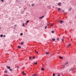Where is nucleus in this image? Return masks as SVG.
Listing matches in <instances>:
<instances>
[{"label": "nucleus", "mask_w": 76, "mask_h": 76, "mask_svg": "<svg viewBox=\"0 0 76 76\" xmlns=\"http://www.w3.org/2000/svg\"><path fill=\"white\" fill-rule=\"evenodd\" d=\"M67 64H68V62H67Z\"/></svg>", "instance_id": "48"}, {"label": "nucleus", "mask_w": 76, "mask_h": 76, "mask_svg": "<svg viewBox=\"0 0 76 76\" xmlns=\"http://www.w3.org/2000/svg\"><path fill=\"white\" fill-rule=\"evenodd\" d=\"M35 52H36L37 50H35Z\"/></svg>", "instance_id": "46"}, {"label": "nucleus", "mask_w": 76, "mask_h": 76, "mask_svg": "<svg viewBox=\"0 0 76 76\" xmlns=\"http://www.w3.org/2000/svg\"><path fill=\"white\" fill-rule=\"evenodd\" d=\"M59 22L61 24H62V23H63V22H64V21H63L61 20L60 21H59Z\"/></svg>", "instance_id": "1"}, {"label": "nucleus", "mask_w": 76, "mask_h": 76, "mask_svg": "<svg viewBox=\"0 0 76 76\" xmlns=\"http://www.w3.org/2000/svg\"><path fill=\"white\" fill-rule=\"evenodd\" d=\"M31 6H35V4H31Z\"/></svg>", "instance_id": "11"}, {"label": "nucleus", "mask_w": 76, "mask_h": 76, "mask_svg": "<svg viewBox=\"0 0 76 76\" xmlns=\"http://www.w3.org/2000/svg\"><path fill=\"white\" fill-rule=\"evenodd\" d=\"M20 35H21V36L23 35V33H20Z\"/></svg>", "instance_id": "19"}, {"label": "nucleus", "mask_w": 76, "mask_h": 76, "mask_svg": "<svg viewBox=\"0 0 76 76\" xmlns=\"http://www.w3.org/2000/svg\"><path fill=\"white\" fill-rule=\"evenodd\" d=\"M1 1H2V2H3V1H4V0H1Z\"/></svg>", "instance_id": "38"}, {"label": "nucleus", "mask_w": 76, "mask_h": 76, "mask_svg": "<svg viewBox=\"0 0 76 76\" xmlns=\"http://www.w3.org/2000/svg\"><path fill=\"white\" fill-rule=\"evenodd\" d=\"M18 48H21V47H20V46H18Z\"/></svg>", "instance_id": "10"}, {"label": "nucleus", "mask_w": 76, "mask_h": 76, "mask_svg": "<svg viewBox=\"0 0 76 76\" xmlns=\"http://www.w3.org/2000/svg\"><path fill=\"white\" fill-rule=\"evenodd\" d=\"M23 75H26V73H24L23 74Z\"/></svg>", "instance_id": "29"}, {"label": "nucleus", "mask_w": 76, "mask_h": 76, "mask_svg": "<svg viewBox=\"0 0 76 76\" xmlns=\"http://www.w3.org/2000/svg\"><path fill=\"white\" fill-rule=\"evenodd\" d=\"M63 66H64L62 68H64L65 67V66L63 65Z\"/></svg>", "instance_id": "34"}, {"label": "nucleus", "mask_w": 76, "mask_h": 76, "mask_svg": "<svg viewBox=\"0 0 76 76\" xmlns=\"http://www.w3.org/2000/svg\"><path fill=\"white\" fill-rule=\"evenodd\" d=\"M72 10V8H70L69 9V11H70Z\"/></svg>", "instance_id": "18"}, {"label": "nucleus", "mask_w": 76, "mask_h": 76, "mask_svg": "<svg viewBox=\"0 0 76 76\" xmlns=\"http://www.w3.org/2000/svg\"><path fill=\"white\" fill-rule=\"evenodd\" d=\"M53 25H54V24H52V25H51V26H53Z\"/></svg>", "instance_id": "35"}, {"label": "nucleus", "mask_w": 76, "mask_h": 76, "mask_svg": "<svg viewBox=\"0 0 76 76\" xmlns=\"http://www.w3.org/2000/svg\"><path fill=\"white\" fill-rule=\"evenodd\" d=\"M18 69H19V66H18L17 67Z\"/></svg>", "instance_id": "41"}, {"label": "nucleus", "mask_w": 76, "mask_h": 76, "mask_svg": "<svg viewBox=\"0 0 76 76\" xmlns=\"http://www.w3.org/2000/svg\"><path fill=\"white\" fill-rule=\"evenodd\" d=\"M4 73H7V71H5Z\"/></svg>", "instance_id": "16"}, {"label": "nucleus", "mask_w": 76, "mask_h": 76, "mask_svg": "<svg viewBox=\"0 0 76 76\" xmlns=\"http://www.w3.org/2000/svg\"><path fill=\"white\" fill-rule=\"evenodd\" d=\"M73 70H74V68H71L70 69L69 71H73Z\"/></svg>", "instance_id": "2"}, {"label": "nucleus", "mask_w": 76, "mask_h": 76, "mask_svg": "<svg viewBox=\"0 0 76 76\" xmlns=\"http://www.w3.org/2000/svg\"><path fill=\"white\" fill-rule=\"evenodd\" d=\"M1 37H3V34H1L0 36Z\"/></svg>", "instance_id": "17"}, {"label": "nucleus", "mask_w": 76, "mask_h": 76, "mask_svg": "<svg viewBox=\"0 0 76 76\" xmlns=\"http://www.w3.org/2000/svg\"><path fill=\"white\" fill-rule=\"evenodd\" d=\"M24 73V71L23 72V74Z\"/></svg>", "instance_id": "42"}, {"label": "nucleus", "mask_w": 76, "mask_h": 76, "mask_svg": "<svg viewBox=\"0 0 76 76\" xmlns=\"http://www.w3.org/2000/svg\"><path fill=\"white\" fill-rule=\"evenodd\" d=\"M44 15H43L41 17H39V19H42V18H44Z\"/></svg>", "instance_id": "4"}, {"label": "nucleus", "mask_w": 76, "mask_h": 76, "mask_svg": "<svg viewBox=\"0 0 76 76\" xmlns=\"http://www.w3.org/2000/svg\"><path fill=\"white\" fill-rule=\"evenodd\" d=\"M7 69H10V66H7Z\"/></svg>", "instance_id": "5"}, {"label": "nucleus", "mask_w": 76, "mask_h": 76, "mask_svg": "<svg viewBox=\"0 0 76 76\" xmlns=\"http://www.w3.org/2000/svg\"><path fill=\"white\" fill-rule=\"evenodd\" d=\"M8 16H7V18H8Z\"/></svg>", "instance_id": "50"}, {"label": "nucleus", "mask_w": 76, "mask_h": 76, "mask_svg": "<svg viewBox=\"0 0 76 76\" xmlns=\"http://www.w3.org/2000/svg\"><path fill=\"white\" fill-rule=\"evenodd\" d=\"M10 71H12V69H10Z\"/></svg>", "instance_id": "25"}, {"label": "nucleus", "mask_w": 76, "mask_h": 76, "mask_svg": "<svg viewBox=\"0 0 76 76\" xmlns=\"http://www.w3.org/2000/svg\"><path fill=\"white\" fill-rule=\"evenodd\" d=\"M62 39V41H64V39Z\"/></svg>", "instance_id": "30"}, {"label": "nucleus", "mask_w": 76, "mask_h": 76, "mask_svg": "<svg viewBox=\"0 0 76 76\" xmlns=\"http://www.w3.org/2000/svg\"><path fill=\"white\" fill-rule=\"evenodd\" d=\"M62 10V9H61L60 8H58V10Z\"/></svg>", "instance_id": "7"}, {"label": "nucleus", "mask_w": 76, "mask_h": 76, "mask_svg": "<svg viewBox=\"0 0 76 76\" xmlns=\"http://www.w3.org/2000/svg\"><path fill=\"white\" fill-rule=\"evenodd\" d=\"M29 59L30 60H31V56H30L29 57Z\"/></svg>", "instance_id": "22"}, {"label": "nucleus", "mask_w": 76, "mask_h": 76, "mask_svg": "<svg viewBox=\"0 0 76 76\" xmlns=\"http://www.w3.org/2000/svg\"><path fill=\"white\" fill-rule=\"evenodd\" d=\"M48 23H49V22H48Z\"/></svg>", "instance_id": "52"}, {"label": "nucleus", "mask_w": 76, "mask_h": 76, "mask_svg": "<svg viewBox=\"0 0 76 76\" xmlns=\"http://www.w3.org/2000/svg\"><path fill=\"white\" fill-rule=\"evenodd\" d=\"M67 65V62H66L65 64V65Z\"/></svg>", "instance_id": "36"}, {"label": "nucleus", "mask_w": 76, "mask_h": 76, "mask_svg": "<svg viewBox=\"0 0 76 76\" xmlns=\"http://www.w3.org/2000/svg\"><path fill=\"white\" fill-rule=\"evenodd\" d=\"M64 11L63 10H62V12H63V13H64Z\"/></svg>", "instance_id": "31"}, {"label": "nucleus", "mask_w": 76, "mask_h": 76, "mask_svg": "<svg viewBox=\"0 0 76 76\" xmlns=\"http://www.w3.org/2000/svg\"><path fill=\"white\" fill-rule=\"evenodd\" d=\"M23 26H25V23H23Z\"/></svg>", "instance_id": "28"}, {"label": "nucleus", "mask_w": 76, "mask_h": 76, "mask_svg": "<svg viewBox=\"0 0 76 76\" xmlns=\"http://www.w3.org/2000/svg\"><path fill=\"white\" fill-rule=\"evenodd\" d=\"M53 76H55V74L54 73L53 74Z\"/></svg>", "instance_id": "27"}, {"label": "nucleus", "mask_w": 76, "mask_h": 76, "mask_svg": "<svg viewBox=\"0 0 76 76\" xmlns=\"http://www.w3.org/2000/svg\"><path fill=\"white\" fill-rule=\"evenodd\" d=\"M1 27L0 28V29H1Z\"/></svg>", "instance_id": "47"}, {"label": "nucleus", "mask_w": 76, "mask_h": 76, "mask_svg": "<svg viewBox=\"0 0 76 76\" xmlns=\"http://www.w3.org/2000/svg\"><path fill=\"white\" fill-rule=\"evenodd\" d=\"M71 44H69L67 46V47H69V46H70Z\"/></svg>", "instance_id": "9"}, {"label": "nucleus", "mask_w": 76, "mask_h": 76, "mask_svg": "<svg viewBox=\"0 0 76 76\" xmlns=\"http://www.w3.org/2000/svg\"><path fill=\"white\" fill-rule=\"evenodd\" d=\"M57 76H60V74H58L57 75Z\"/></svg>", "instance_id": "37"}, {"label": "nucleus", "mask_w": 76, "mask_h": 76, "mask_svg": "<svg viewBox=\"0 0 76 76\" xmlns=\"http://www.w3.org/2000/svg\"><path fill=\"white\" fill-rule=\"evenodd\" d=\"M25 24H26V25H27V23H26Z\"/></svg>", "instance_id": "45"}, {"label": "nucleus", "mask_w": 76, "mask_h": 76, "mask_svg": "<svg viewBox=\"0 0 76 76\" xmlns=\"http://www.w3.org/2000/svg\"><path fill=\"white\" fill-rule=\"evenodd\" d=\"M37 62H36V63H34V64H37Z\"/></svg>", "instance_id": "15"}, {"label": "nucleus", "mask_w": 76, "mask_h": 76, "mask_svg": "<svg viewBox=\"0 0 76 76\" xmlns=\"http://www.w3.org/2000/svg\"><path fill=\"white\" fill-rule=\"evenodd\" d=\"M51 32H52V34H53V33H54V31H51Z\"/></svg>", "instance_id": "13"}, {"label": "nucleus", "mask_w": 76, "mask_h": 76, "mask_svg": "<svg viewBox=\"0 0 76 76\" xmlns=\"http://www.w3.org/2000/svg\"><path fill=\"white\" fill-rule=\"evenodd\" d=\"M46 54L47 55H48V54H50V53L48 52H46Z\"/></svg>", "instance_id": "8"}, {"label": "nucleus", "mask_w": 76, "mask_h": 76, "mask_svg": "<svg viewBox=\"0 0 76 76\" xmlns=\"http://www.w3.org/2000/svg\"><path fill=\"white\" fill-rule=\"evenodd\" d=\"M24 42H21V45H23V43Z\"/></svg>", "instance_id": "14"}, {"label": "nucleus", "mask_w": 76, "mask_h": 76, "mask_svg": "<svg viewBox=\"0 0 76 76\" xmlns=\"http://www.w3.org/2000/svg\"><path fill=\"white\" fill-rule=\"evenodd\" d=\"M57 40H59V38H57Z\"/></svg>", "instance_id": "32"}, {"label": "nucleus", "mask_w": 76, "mask_h": 76, "mask_svg": "<svg viewBox=\"0 0 76 76\" xmlns=\"http://www.w3.org/2000/svg\"><path fill=\"white\" fill-rule=\"evenodd\" d=\"M6 76H9L8 75H7Z\"/></svg>", "instance_id": "44"}, {"label": "nucleus", "mask_w": 76, "mask_h": 76, "mask_svg": "<svg viewBox=\"0 0 76 76\" xmlns=\"http://www.w3.org/2000/svg\"><path fill=\"white\" fill-rule=\"evenodd\" d=\"M33 76H36V74H33Z\"/></svg>", "instance_id": "23"}, {"label": "nucleus", "mask_w": 76, "mask_h": 76, "mask_svg": "<svg viewBox=\"0 0 76 76\" xmlns=\"http://www.w3.org/2000/svg\"><path fill=\"white\" fill-rule=\"evenodd\" d=\"M29 20L26 21V23H29Z\"/></svg>", "instance_id": "21"}, {"label": "nucleus", "mask_w": 76, "mask_h": 76, "mask_svg": "<svg viewBox=\"0 0 76 76\" xmlns=\"http://www.w3.org/2000/svg\"><path fill=\"white\" fill-rule=\"evenodd\" d=\"M59 58H61V59H63V57H61V56H59Z\"/></svg>", "instance_id": "6"}, {"label": "nucleus", "mask_w": 76, "mask_h": 76, "mask_svg": "<svg viewBox=\"0 0 76 76\" xmlns=\"http://www.w3.org/2000/svg\"><path fill=\"white\" fill-rule=\"evenodd\" d=\"M52 41H55V39H52Z\"/></svg>", "instance_id": "12"}, {"label": "nucleus", "mask_w": 76, "mask_h": 76, "mask_svg": "<svg viewBox=\"0 0 76 76\" xmlns=\"http://www.w3.org/2000/svg\"><path fill=\"white\" fill-rule=\"evenodd\" d=\"M47 26H46L45 27V29H47Z\"/></svg>", "instance_id": "26"}, {"label": "nucleus", "mask_w": 76, "mask_h": 76, "mask_svg": "<svg viewBox=\"0 0 76 76\" xmlns=\"http://www.w3.org/2000/svg\"><path fill=\"white\" fill-rule=\"evenodd\" d=\"M61 4V2H59L58 4V6H60Z\"/></svg>", "instance_id": "3"}, {"label": "nucleus", "mask_w": 76, "mask_h": 76, "mask_svg": "<svg viewBox=\"0 0 76 76\" xmlns=\"http://www.w3.org/2000/svg\"><path fill=\"white\" fill-rule=\"evenodd\" d=\"M6 16H7V15H6Z\"/></svg>", "instance_id": "51"}, {"label": "nucleus", "mask_w": 76, "mask_h": 76, "mask_svg": "<svg viewBox=\"0 0 76 76\" xmlns=\"http://www.w3.org/2000/svg\"><path fill=\"white\" fill-rule=\"evenodd\" d=\"M30 7H31V5H30Z\"/></svg>", "instance_id": "49"}, {"label": "nucleus", "mask_w": 76, "mask_h": 76, "mask_svg": "<svg viewBox=\"0 0 76 76\" xmlns=\"http://www.w3.org/2000/svg\"><path fill=\"white\" fill-rule=\"evenodd\" d=\"M41 70H44V69L43 68H42L41 69Z\"/></svg>", "instance_id": "20"}, {"label": "nucleus", "mask_w": 76, "mask_h": 76, "mask_svg": "<svg viewBox=\"0 0 76 76\" xmlns=\"http://www.w3.org/2000/svg\"><path fill=\"white\" fill-rule=\"evenodd\" d=\"M33 59H35V56H33Z\"/></svg>", "instance_id": "24"}, {"label": "nucleus", "mask_w": 76, "mask_h": 76, "mask_svg": "<svg viewBox=\"0 0 76 76\" xmlns=\"http://www.w3.org/2000/svg\"><path fill=\"white\" fill-rule=\"evenodd\" d=\"M36 53H38V52H36Z\"/></svg>", "instance_id": "43"}, {"label": "nucleus", "mask_w": 76, "mask_h": 76, "mask_svg": "<svg viewBox=\"0 0 76 76\" xmlns=\"http://www.w3.org/2000/svg\"><path fill=\"white\" fill-rule=\"evenodd\" d=\"M3 37H6V35H4L3 36Z\"/></svg>", "instance_id": "39"}, {"label": "nucleus", "mask_w": 76, "mask_h": 76, "mask_svg": "<svg viewBox=\"0 0 76 76\" xmlns=\"http://www.w3.org/2000/svg\"><path fill=\"white\" fill-rule=\"evenodd\" d=\"M17 26V25H15L14 26L16 27V26Z\"/></svg>", "instance_id": "40"}, {"label": "nucleus", "mask_w": 76, "mask_h": 76, "mask_svg": "<svg viewBox=\"0 0 76 76\" xmlns=\"http://www.w3.org/2000/svg\"><path fill=\"white\" fill-rule=\"evenodd\" d=\"M52 7H53V8H54V7H55V6H53Z\"/></svg>", "instance_id": "33"}]
</instances>
